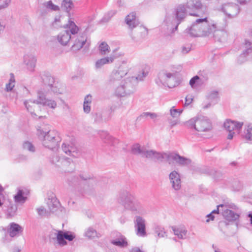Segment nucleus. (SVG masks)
<instances>
[{
    "label": "nucleus",
    "mask_w": 252,
    "mask_h": 252,
    "mask_svg": "<svg viewBox=\"0 0 252 252\" xmlns=\"http://www.w3.org/2000/svg\"><path fill=\"white\" fill-rule=\"evenodd\" d=\"M66 27L70 29L72 34V39L74 43L71 47V50L73 52H76L80 50L84 46L85 49H88L90 45V41L88 40L86 32H79L78 27L74 22L69 21Z\"/></svg>",
    "instance_id": "1"
},
{
    "label": "nucleus",
    "mask_w": 252,
    "mask_h": 252,
    "mask_svg": "<svg viewBox=\"0 0 252 252\" xmlns=\"http://www.w3.org/2000/svg\"><path fill=\"white\" fill-rule=\"evenodd\" d=\"M37 135L44 147L53 150L59 147L58 143L61 140L56 130H50L41 126L37 128Z\"/></svg>",
    "instance_id": "2"
},
{
    "label": "nucleus",
    "mask_w": 252,
    "mask_h": 252,
    "mask_svg": "<svg viewBox=\"0 0 252 252\" xmlns=\"http://www.w3.org/2000/svg\"><path fill=\"white\" fill-rule=\"evenodd\" d=\"M215 28V25H210L207 18L197 19L191 26L187 29L186 32L194 37L209 36Z\"/></svg>",
    "instance_id": "3"
},
{
    "label": "nucleus",
    "mask_w": 252,
    "mask_h": 252,
    "mask_svg": "<svg viewBox=\"0 0 252 252\" xmlns=\"http://www.w3.org/2000/svg\"><path fill=\"white\" fill-rule=\"evenodd\" d=\"M122 199L124 207L140 215L146 214V210L141 202L136 199L133 193L129 191H124Z\"/></svg>",
    "instance_id": "4"
},
{
    "label": "nucleus",
    "mask_w": 252,
    "mask_h": 252,
    "mask_svg": "<svg viewBox=\"0 0 252 252\" xmlns=\"http://www.w3.org/2000/svg\"><path fill=\"white\" fill-rule=\"evenodd\" d=\"M49 93L44 92L43 91H38L37 92V98L36 100L32 101V100H26L24 102V105L27 110L32 114H33L34 109L36 106L35 104H42L43 106H48V107L55 109L57 106L56 102L52 99H48Z\"/></svg>",
    "instance_id": "5"
},
{
    "label": "nucleus",
    "mask_w": 252,
    "mask_h": 252,
    "mask_svg": "<svg viewBox=\"0 0 252 252\" xmlns=\"http://www.w3.org/2000/svg\"><path fill=\"white\" fill-rule=\"evenodd\" d=\"M176 19L171 21V18L166 17L164 20V23L167 26V30L173 32L176 31L178 25L183 21L187 15V10L184 5H179L175 10Z\"/></svg>",
    "instance_id": "6"
},
{
    "label": "nucleus",
    "mask_w": 252,
    "mask_h": 252,
    "mask_svg": "<svg viewBox=\"0 0 252 252\" xmlns=\"http://www.w3.org/2000/svg\"><path fill=\"white\" fill-rule=\"evenodd\" d=\"M137 84L136 78L129 77L121 81L120 85L115 90V94L120 96H125L133 94Z\"/></svg>",
    "instance_id": "7"
},
{
    "label": "nucleus",
    "mask_w": 252,
    "mask_h": 252,
    "mask_svg": "<svg viewBox=\"0 0 252 252\" xmlns=\"http://www.w3.org/2000/svg\"><path fill=\"white\" fill-rule=\"evenodd\" d=\"M156 82L159 86H167L170 88H174L179 84L176 74L169 72L165 70H161L158 73Z\"/></svg>",
    "instance_id": "8"
},
{
    "label": "nucleus",
    "mask_w": 252,
    "mask_h": 252,
    "mask_svg": "<svg viewBox=\"0 0 252 252\" xmlns=\"http://www.w3.org/2000/svg\"><path fill=\"white\" fill-rule=\"evenodd\" d=\"M128 71V66L125 62H123L117 69L112 71L109 77L108 83L113 86L120 84L121 79Z\"/></svg>",
    "instance_id": "9"
},
{
    "label": "nucleus",
    "mask_w": 252,
    "mask_h": 252,
    "mask_svg": "<svg viewBox=\"0 0 252 252\" xmlns=\"http://www.w3.org/2000/svg\"><path fill=\"white\" fill-rule=\"evenodd\" d=\"M57 233H54L53 239H56L57 243L61 246H63L67 244L65 240L72 241L75 237V234L70 231H63L62 230H56Z\"/></svg>",
    "instance_id": "10"
},
{
    "label": "nucleus",
    "mask_w": 252,
    "mask_h": 252,
    "mask_svg": "<svg viewBox=\"0 0 252 252\" xmlns=\"http://www.w3.org/2000/svg\"><path fill=\"white\" fill-rule=\"evenodd\" d=\"M243 125V122H237L231 120H226L223 124V126L224 128L229 132L227 137V139L231 140L233 138L235 133L234 131V130L236 131L238 133H239Z\"/></svg>",
    "instance_id": "11"
},
{
    "label": "nucleus",
    "mask_w": 252,
    "mask_h": 252,
    "mask_svg": "<svg viewBox=\"0 0 252 252\" xmlns=\"http://www.w3.org/2000/svg\"><path fill=\"white\" fill-rule=\"evenodd\" d=\"M133 223L136 234L139 237H146L147 233L145 219L139 215H136L134 218Z\"/></svg>",
    "instance_id": "12"
},
{
    "label": "nucleus",
    "mask_w": 252,
    "mask_h": 252,
    "mask_svg": "<svg viewBox=\"0 0 252 252\" xmlns=\"http://www.w3.org/2000/svg\"><path fill=\"white\" fill-rule=\"evenodd\" d=\"M228 18H231L236 16L239 13L238 5L233 3H227L222 4L220 9Z\"/></svg>",
    "instance_id": "13"
},
{
    "label": "nucleus",
    "mask_w": 252,
    "mask_h": 252,
    "mask_svg": "<svg viewBox=\"0 0 252 252\" xmlns=\"http://www.w3.org/2000/svg\"><path fill=\"white\" fill-rule=\"evenodd\" d=\"M168 154L158 152L151 150H147L145 158L151 159L155 161L163 162L164 159H169Z\"/></svg>",
    "instance_id": "14"
},
{
    "label": "nucleus",
    "mask_w": 252,
    "mask_h": 252,
    "mask_svg": "<svg viewBox=\"0 0 252 252\" xmlns=\"http://www.w3.org/2000/svg\"><path fill=\"white\" fill-rule=\"evenodd\" d=\"M212 129V125L209 119L204 117H197L196 130L208 131Z\"/></svg>",
    "instance_id": "15"
},
{
    "label": "nucleus",
    "mask_w": 252,
    "mask_h": 252,
    "mask_svg": "<svg viewBox=\"0 0 252 252\" xmlns=\"http://www.w3.org/2000/svg\"><path fill=\"white\" fill-rule=\"evenodd\" d=\"M218 207L222 208L221 214L226 220L233 221L239 219V214L229 209L226 205L220 204L218 205Z\"/></svg>",
    "instance_id": "16"
},
{
    "label": "nucleus",
    "mask_w": 252,
    "mask_h": 252,
    "mask_svg": "<svg viewBox=\"0 0 252 252\" xmlns=\"http://www.w3.org/2000/svg\"><path fill=\"white\" fill-rule=\"evenodd\" d=\"M169 159L167 161L170 163V160H173L179 165L185 166L190 164L191 160L188 158L182 157L178 154H170L168 155Z\"/></svg>",
    "instance_id": "17"
},
{
    "label": "nucleus",
    "mask_w": 252,
    "mask_h": 252,
    "mask_svg": "<svg viewBox=\"0 0 252 252\" xmlns=\"http://www.w3.org/2000/svg\"><path fill=\"white\" fill-rule=\"evenodd\" d=\"M42 82L44 84L40 91H43L45 93L49 92V88L54 84V79L49 73H44L41 76ZM49 97V95L48 96Z\"/></svg>",
    "instance_id": "18"
},
{
    "label": "nucleus",
    "mask_w": 252,
    "mask_h": 252,
    "mask_svg": "<svg viewBox=\"0 0 252 252\" xmlns=\"http://www.w3.org/2000/svg\"><path fill=\"white\" fill-rule=\"evenodd\" d=\"M148 30L146 28L140 26L136 30L135 35L133 34L132 31L129 33V35L133 40L135 42H139L145 38L148 35Z\"/></svg>",
    "instance_id": "19"
},
{
    "label": "nucleus",
    "mask_w": 252,
    "mask_h": 252,
    "mask_svg": "<svg viewBox=\"0 0 252 252\" xmlns=\"http://www.w3.org/2000/svg\"><path fill=\"white\" fill-rule=\"evenodd\" d=\"M169 178L172 187L176 190L180 189L181 185L179 174L177 171H173L170 173Z\"/></svg>",
    "instance_id": "20"
},
{
    "label": "nucleus",
    "mask_w": 252,
    "mask_h": 252,
    "mask_svg": "<svg viewBox=\"0 0 252 252\" xmlns=\"http://www.w3.org/2000/svg\"><path fill=\"white\" fill-rule=\"evenodd\" d=\"M125 21L131 32L139 24V22L136 16V13L133 12L126 17Z\"/></svg>",
    "instance_id": "21"
},
{
    "label": "nucleus",
    "mask_w": 252,
    "mask_h": 252,
    "mask_svg": "<svg viewBox=\"0 0 252 252\" xmlns=\"http://www.w3.org/2000/svg\"><path fill=\"white\" fill-rule=\"evenodd\" d=\"M7 232L11 237L18 235L23 231V228L18 224L11 222L7 227Z\"/></svg>",
    "instance_id": "22"
},
{
    "label": "nucleus",
    "mask_w": 252,
    "mask_h": 252,
    "mask_svg": "<svg viewBox=\"0 0 252 252\" xmlns=\"http://www.w3.org/2000/svg\"><path fill=\"white\" fill-rule=\"evenodd\" d=\"M70 29L60 32L58 36V41L63 45H66L70 39H72Z\"/></svg>",
    "instance_id": "23"
},
{
    "label": "nucleus",
    "mask_w": 252,
    "mask_h": 252,
    "mask_svg": "<svg viewBox=\"0 0 252 252\" xmlns=\"http://www.w3.org/2000/svg\"><path fill=\"white\" fill-rule=\"evenodd\" d=\"M62 147L63 151L68 155L74 158H77L80 155L79 152L76 148L73 146H70L69 144L63 143Z\"/></svg>",
    "instance_id": "24"
},
{
    "label": "nucleus",
    "mask_w": 252,
    "mask_h": 252,
    "mask_svg": "<svg viewBox=\"0 0 252 252\" xmlns=\"http://www.w3.org/2000/svg\"><path fill=\"white\" fill-rule=\"evenodd\" d=\"M36 60L35 57L32 55H26L24 57V62L26 65L27 69L33 71L35 66Z\"/></svg>",
    "instance_id": "25"
},
{
    "label": "nucleus",
    "mask_w": 252,
    "mask_h": 252,
    "mask_svg": "<svg viewBox=\"0 0 252 252\" xmlns=\"http://www.w3.org/2000/svg\"><path fill=\"white\" fill-rule=\"evenodd\" d=\"M115 60L114 56H110L97 60L95 63L96 69L101 68L104 65L112 63Z\"/></svg>",
    "instance_id": "26"
},
{
    "label": "nucleus",
    "mask_w": 252,
    "mask_h": 252,
    "mask_svg": "<svg viewBox=\"0 0 252 252\" xmlns=\"http://www.w3.org/2000/svg\"><path fill=\"white\" fill-rule=\"evenodd\" d=\"M1 210L5 212L8 217H12L16 215L17 206L16 204L12 203L9 200V204L4 206V208Z\"/></svg>",
    "instance_id": "27"
},
{
    "label": "nucleus",
    "mask_w": 252,
    "mask_h": 252,
    "mask_svg": "<svg viewBox=\"0 0 252 252\" xmlns=\"http://www.w3.org/2000/svg\"><path fill=\"white\" fill-rule=\"evenodd\" d=\"M198 172L200 174H204L212 176L214 178L220 177V173L218 172L215 169L207 166H203L200 168L199 169Z\"/></svg>",
    "instance_id": "28"
},
{
    "label": "nucleus",
    "mask_w": 252,
    "mask_h": 252,
    "mask_svg": "<svg viewBox=\"0 0 252 252\" xmlns=\"http://www.w3.org/2000/svg\"><path fill=\"white\" fill-rule=\"evenodd\" d=\"M80 178L86 182L89 187H93L97 185V181L92 175L88 174H81L79 175Z\"/></svg>",
    "instance_id": "29"
},
{
    "label": "nucleus",
    "mask_w": 252,
    "mask_h": 252,
    "mask_svg": "<svg viewBox=\"0 0 252 252\" xmlns=\"http://www.w3.org/2000/svg\"><path fill=\"white\" fill-rule=\"evenodd\" d=\"M216 27L211 34H213V37L216 41L219 42H223L226 40L227 37V33L223 31L217 30H216Z\"/></svg>",
    "instance_id": "30"
},
{
    "label": "nucleus",
    "mask_w": 252,
    "mask_h": 252,
    "mask_svg": "<svg viewBox=\"0 0 252 252\" xmlns=\"http://www.w3.org/2000/svg\"><path fill=\"white\" fill-rule=\"evenodd\" d=\"M147 150L145 148L141 147L138 143H136L132 146L131 152L133 155L145 158Z\"/></svg>",
    "instance_id": "31"
},
{
    "label": "nucleus",
    "mask_w": 252,
    "mask_h": 252,
    "mask_svg": "<svg viewBox=\"0 0 252 252\" xmlns=\"http://www.w3.org/2000/svg\"><path fill=\"white\" fill-rule=\"evenodd\" d=\"M117 238L111 241V243L114 245L120 247H124L127 246V243L125 236L119 233L117 235Z\"/></svg>",
    "instance_id": "32"
},
{
    "label": "nucleus",
    "mask_w": 252,
    "mask_h": 252,
    "mask_svg": "<svg viewBox=\"0 0 252 252\" xmlns=\"http://www.w3.org/2000/svg\"><path fill=\"white\" fill-rule=\"evenodd\" d=\"M62 165L65 168V171L68 172L73 171L74 167V164L72 160L68 158H63L62 159Z\"/></svg>",
    "instance_id": "33"
},
{
    "label": "nucleus",
    "mask_w": 252,
    "mask_h": 252,
    "mask_svg": "<svg viewBox=\"0 0 252 252\" xmlns=\"http://www.w3.org/2000/svg\"><path fill=\"white\" fill-rule=\"evenodd\" d=\"M187 7L193 10H199L202 7V4L199 0H187Z\"/></svg>",
    "instance_id": "34"
},
{
    "label": "nucleus",
    "mask_w": 252,
    "mask_h": 252,
    "mask_svg": "<svg viewBox=\"0 0 252 252\" xmlns=\"http://www.w3.org/2000/svg\"><path fill=\"white\" fill-rule=\"evenodd\" d=\"M98 134L104 143H107L108 144H113L114 138L106 131H99L98 132Z\"/></svg>",
    "instance_id": "35"
},
{
    "label": "nucleus",
    "mask_w": 252,
    "mask_h": 252,
    "mask_svg": "<svg viewBox=\"0 0 252 252\" xmlns=\"http://www.w3.org/2000/svg\"><path fill=\"white\" fill-rule=\"evenodd\" d=\"M47 205L50 211L54 213L58 210L59 202L56 198L49 199L47 201Z\"/></svg>",
    "instance_id": "36"
},
{
    "label": "nucleus",
    "mask_w": 252,
    "mask_h": 252,
    "mask_svg": "<svg viewBox=\"0 0 252 252\" xmlns=\"http://www.w3.org/2000/svg\"><path fill=\"white\" fill-rule=\"evenodd\" d=\"M172 230L175 235L177 236L178 238L181 239H183L186 238L187 230L184 228H176L175 226L172 227Z\"/></svg>",
    "instance_id": "37"
},
{
    "label": "nucleus",
    "mask_w": 252,
    "mask_h": 252,
    "mask_svg": "<svg viewBox=\"0 0 252 252\" xmlns=\"http://www.w3.org/2000/svg\"><path fill=\"white\" fill-rule=\"evenodd\" d=\"M92 116L94 123L96 124H101L103 122H106L107 121L106 119H103L102 113L100 111L92 112Z\"/></svg>",
    "instance_id": "38"
},
{
    "label": "nucleus",
    "mask_w": 252,
    "mask_h": 252,
    "mask_svg": "<svg viewBox=\"0 0 252 252\" xmlns=\"http://www.w3.org/2000/svg\"><path fill=\"white\" fill-rule=\"evenodd\" d=\"M85 236L88 239H93L95 238H99L100 235L98 233L96 230L92 227H90L87 229L85 232Z\"/></svg>",
    "instance_id": "39"
},
{
    "label": "nucleus",
    "mask_w": 252,
    "mask_h": 252,
    "mask_svg": "<svg viewBox=\"0 0 252 252\" xmlns=\"http://www.w3.org/2000/svg\"><path fill=\"white\" fill-rule=\"evenodd\" d=\"M3 189L0 185V208L2 209L4 206L9 204V199L3 192Z\"/></svg>",
    "instance_id": "40"
},
{
    "label": "nucleus",
    "mask_w": 252,
    "mask_h": 252,
    "mask_svg": "<svg viewBox=\"0 0 252 252\" xmlns=\"http://www.w3.org/2000/svg\"><path fill=\"white\" fill-rule=\"evenodd\" d=\"M207 98L209 101L216 103L219 98V93L217 91H212L208 93L206 96Z\"/></svg>",
    "instance_id": "41"
},
{
    "label": "nucleus",
    "mask_w": 252,
    "mask_h": 252,
    "mask_svg": "<svg viewBox=\"0 0 252 252\" xmlns=\"http://www.w3.org/2000/svg\"><path fill=\"white\" fill-rule=\"evenodd\" d=\"M242 49L244 54H251L252 53V43L248 40H245L242 45Z\"/></svg>",
    "instance_id": "42"
},
{
    "label": "nucleus",
    "mask_w": 252,
    "mask_h": 252,
    "mask_svg": "<svg viewBox=\"0 0 252 252\" xmlns=\"http://www.w3.org/2000/svg\"><path fill=\"white\" fill-rule=\"evenodd\" d=\"M74 7V4L71 0H63L62 3V8L69 12Z\"/></svg>",
    "instance_id": "43"
},
{
    "label": "nucleus",
    "mask_w": 252,
    "mask_h": 252,
    "mask_svg": "<svg viewBox=\"0 0 252 252\" xmlns=\"http://www.w3.org/2000/svg\"><path fill=\"white\" fill-rule=\"evenodd\" d=\"M98 50L101 55H105L110 51V48L105 42H102L99 46Z\"/></svg>",
    "instance_id": "44"
},
{
    "label": "nucleus",
    "mask_w": 252,
    "mask_h": 252,
    "mask_svg": "<svg viewBox=\"0 0 252 252\" xmlns=\"http://www.w3.org/2000/svg\"><path fill=\"white\" fill-rule=\"evenodd\" d=\"M49 97H48L49 99H50V96L51 95L52 92L55 94H62L63 92V89L62 88H59L56 85H54L53 84L51 86V88H49Z\"/></svg>",
    "instance_id": "45"
},
{
    "label": "nucleus",
    "mask_w": 252,
    "mask_h": 252,
    "mask_svg": "<svg viewBox=\"0 0 252 252\" xmlns=\"http://www.w3.org/2000/svg\"><path fill=\"white\" fill-rule=\"evenodd\" d=\"M27 199L26 197L24 196V192L22 190H19L17 193L14 196V199L16 202L24 203Z\"/></svg>",
    "instance_id": "46"
},
{
    "label": "nucleus",
    "mask_w": 252,
    "mask_h": 252,
    "mask_svg": "<svg viewBox=\"0 0 252 252\" xmlns=\"http://www.w3.org/2000/svg\"><path fill=\"white\" fill-rule=\"evenodd\" d=\"M183 111V109H176L175 106H173L170 109V115L173 118H177L182 113Z\"/></svg>",
    "instance_id": "47"
},
{
    "label": "nucleus",
    "mask_w": 252,
    "mask_h": 252,
    "mask_svg": "<svg viewBox=\"0 0 252 252\" xmlns=\"http://www.w3.org/2000/svg\"><path fill=\"white\" fill-rule=\"evenodd\" d=\"M197 117H194L189 121H187L185 123V125L189 128H194L196 130V123H197Z\"/></svg>",
    "instance_id": "48"
},
{
    "label": "nucleus",
    "mask_w": 252,
    "mask_h": 252,
    "mask_svg": "<svg viewBox=\"0 0 252 252\" xmlns=\"http://www.w3.org/2000/svg\"><path fill=\"white\" fill-rule=\"evenodd\" d=\"M23 147L25 150L30 152L33 153L35 151V148L33 144L29 141H25L23 144Z\"/></svg>",
    "instance_id": "49"
},
{
    "label": "nucleus",
    "mask_w": 252,
    "mask_h": 252,
    "mask_svg": "<svg viewBox=\"0 0 252 252\" xmlns=\"http://www.w3.org/2000/svg\"><path fill=\"white\" fill-rule=\"evenodd\" d=\"M155 231L159 238L164 237L165 235L164 228L161 226L156 225L155 227Z\"/></svg>",
    "instance_id": "50"
},
{
    "label": "nucleus",
    "mask_w": 252,
    "mask_h": 252,
    "mask_svg": "<svg viewBox=\"0 0 252 252\" xmlns=\"http://www.w3.org/2000/svg\"><path fill=\"white\" fill-rule=\"evenodd\" d=\"M232 187L235 191H239L243 188V184L238 180H234L232 183Z\"/></svg>",
    "instance_id": "51"
},
{
    "label": "nucleus",
    "mask_w": 252,
    "mask_h": 252,
    "mask_svg": "<svg viewBox=\"0 0 252 252\" xmlns=\"http://www.w3.org/2000/svg\"><path fill=\"white\" fill-rule=\"evenodd\" d=\"M36 211L38 215L41 217L48 216L49 214V212L42 206L37 208Z\"/></svg>",
    "instance_id": "52"
},
{
    "label": "nucleus",
    "mask_w": 252,
    "mask_h": 252,
    "mask_svg": "<svg viewBox=\"0 0 252 252\" xmlns=\"http://www.w3.org/2000/svg\"><path fill=\"white\" fill-rule=\"evenodd\" d=\"M245 138L248 140H252V124L247 125V132L245 134Z\"/></svg>",
    "instance_id": "53"
},
{
    "label": "nucleus",
    "mask_w": 252,
    "mask_h": 252,
    "mask_svg": "<svg viewBox=\"0 0 252 252\" xmlns=\"http://www.w3.org/2000/svg\"><path fill=\"white\" fill-rule=\"evenodd\" d=\"M200 78L198 76L196 75L193 77L189 81V85L192 88H194L196 85H198V81Z\"/></svg>",
    "instance_id": "54"
},
{
    "label": "nucleus",
    "mask_w": 252,
    "mask_h": 252,
    "mask_svg": "<svg viewBox=\"0 0 252 252\" xmlns=\"http://www.w3.org/2000/svg\"><path fill=\"white\" fill-rule=\"evenodd\" d=\"M115 14H116L115 11H109V12H108V13L106 15H105L103 17L101 21L103 22H107L110 20V19L111 18V17H113Z\"/></svg>",
    "instance_id": "55"
},
{
    "label": "nucleus",
    "mask_w": 252,
    "mask_h": 252,
    "mask_svg": "<svg viewBox=\"0 0 252 252\" xmlns=\"http://www.w3.org/2000/svg\"><path fill=\"white\" fill-rule=\"evenodd\" d=\"M115 14H116L115 11H109V12H108V13L106 15H105L103 17L101 21L103 22H107L110 20V19L111 18V17H113Z\"/></svg>",
    "instance_id": "56"
},
{
    "label": "nucleus",
    "mask_w": 252,
    "mask_h": 252,
    "mask_svg": "<svg viewBox=\"0 0 252 252\" xmlns=\"http://www.w3.org/2000/svg\"><path fill=\"white\" fill-rule=\"evenodd\" d=\"M115 14H116L115 11H109V12H108V13L106 15H105L103 17L101 21L103 22H107L110 20V19L111 18V17H113Z\"/></svg>",
    "instance_id": "57"
},
{
    "label": "nucleus",
    "mask_w": 252,
    "mask_h": 252,
    "mask_svg": "<svg viewBox=\"0 0 252 252\" xmlns=\"http://www.w3.org/2000/svg\"><path fill=\"white\" fill-rule=\"evenodd\" d=\"M149 117L151 119H155L157 117V115L154 113L144 112L140 116V118H144Z\"/></svg>",
    "instance_id": "58"
},
{
    "label": "nucleus",
    "mask_w": 252,
    "mask_h": 252,
    "mask_svg": "<svg viewBox=\"0 0 252 252\" xmlns=\"http://www.w3.org/2000/svg\"><path fill=\"white\" fill-rule=\"evenodd\" d=\"M148 73L143 70L142 72H140L136 77L132 76L134 78H136L137 81V83L139 81H142L147 75Z\"/></svg>",
    "instance_id": "59"
},
{
    "label": "nucleus",
    "mask_w": 252,
    "mask_h": 252,
    "mask_svg": "<svg viewBox=\"0 0 252 252\" xmlns=\"http://www.w3.org/2000/svg\"><path fill=\"white\" fill-rule=\"evenodd\" d=\"M248 55L244 54L243 52L238 58L237 62L238 64H241L247 61L246 57Z\"/></svg>",
    "instance_id": "60"
},
{
    "label": "nucleus",
    "mask_w": 252,
    "mask_h": 252,
    "mask_svg": "<svg viewBox=\"0 0 252 252\" xmlns=\"http://www.w3.org/2000/svg\"><path fill=\"white\" fill-rule=\"evenodd\" d=\"M10 1L11 0H0V10L7 7Z\"/></svg>",
    "instance_id": "61"
},
{
    "label": "nucleus",
    "mask_w": 252,
    "mask_h": 252,
    "mask_svg": "<svg viewBox=\"0 0 252 252\" xmlns=\"http://www.w3.org/2000/svg\"><path fill=\"white\" fill-rule=\"evenodd\" d=\"M47 8L54 11H57L59 9L58 6L54 4L51 1H49L47 3Z\"/></svg>",
    "instance_id": "62"
},
{
    "label": "nucleus",
    "mask_w": 252,
    "mask_h": 252,
    "mask_svg": "<svg viewBox=\"0 0 252 252\" xmlns=\"http://www.w3.org/2000/svg\"><path fill=\"white\" fill-rule=\"evenodd\" d=\"M83 110L85 113H89L91 111L90 104H83Z\"/></svg>",
    "instance_id": "63"
},
{
    "label": "nucleus",
    "mask_w": 252,
    "mask_h": 252,
    "mask_svg": "<svg viewBox=\"0 0 252 252\" xmlns=\"http://www.w3.org/2000/svg\"><path fill=\"white\" fill-rule=\"evenodd\" d=\"M191 50V47L190 45H188L187 46H183L182 48V52L184 54H187L189 53Z\"/></svg>",
    "instance_id": "64"
}]
</instances>
